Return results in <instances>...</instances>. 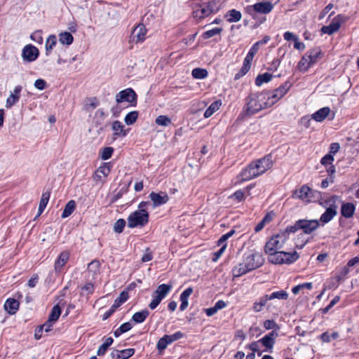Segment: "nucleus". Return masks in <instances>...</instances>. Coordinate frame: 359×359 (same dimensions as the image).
<instances>
[{"label":"nucleus","mask_w":359,"mask_h":359,"mask_svg":"<svg viewBox=\"0 0 359 359\" xmlns=\"http://www.w3.org/2000/svg\"><path fill=\"white\" fill-rule=\"evenodd\" d=\"M340 145L339 143L334 142L330 144V152L333 156L339 150Z\"/></svg>","instance_id":"obj_64"},{"label":"nucleus","mask_w":359,"mask_h":359,"mask_svg":"<svg viewBox=\"0 0 359 359\" xmlns=\"http://www.w3.org/2000/svg\"><path fill=\"white\" fill-rule=\"evenodd\" d=\"M287 240V235L281 233L271 237L265 245V252L269 255L278 252Z\"/></svg>","instance_id":"obj_7"},{"label":"nucleus","mask_w":359,"mask_h":359,"mask_svg":"<svg viewBox=\"0 0 359 359\" xmlns=\"http://www.w3.org/2000/svg\"><path fill=\"white\" fill-rule=\"evenodd\" d=\"M57 43V39L55 35H50L46 41V55H48L49 53L53 50Z\"/></svg>","instance_id":"obj_43"},{"label":"nucleus","mask_w":359,"mask_h":359,"mask_svg":"<svg viewBox=\"0 0 359 359\" xmlns=\"http://www.w3.org/2000/svg\"><path fill=\"white\" fill-rule=\"evenodd\" d=\"M339 199L337 196H332L330 198L325 199L324 202L320 203V204L323 207L327 208L325 212H323L320 219L319 222H322L323 224H327L330 222L337 215V205L336 204V201Z\"/></svg>","instance_id":"obj_4"},{"label":"nucleus","mask_w":359,"mask_h":359,"mask_svg":"<svg viewBox=\"0 0 359 359\" xmlns=\"http://www.w3.org/2000/svg\"><path fill=\"white\" fill-rule=\"evenodd\" d=\"M266 98L265 92L258 94H251L247 98V102L244 107L243 113L246 116H252L261 110L269 108L271 104Z\"/></svg>","instance_id":"obj_2"},{"label":"nucleus","mask_w":359,"mask_h":359,"mask_svg":"<svg viewBox=\"0 0 359 359\" xmlns=\"http://www.w3.org/2000/svg\"><path fill=\"white\" fill-rule=\"evenodd\" d=\"M235 233V230L231 229L229 232L222 235L221 238L217 241V245H221L224 243H226V241L227 239H229L230 237H231Z\"/></svg>","instance_id":"obj_55"},{"label":"nucleus","mask_w":359,"mask_h":359,"mask_svg":"<svg viewBox=\"0 0 359 359\" xmlns=\"http://www.w3.org/2000/svg\"><path fill=\"white\" fill-rule=\"evenodd\" d=\"M244 262L248 269L253 270L259 267L263 263L262 256L259 252H253L246 255Z\"/></svg>","instance_id":"obj_12"},{"label":"nucleus","mask_w":359,"mask_h":359,"mask_svg":"<svg viewBox=\"0 0 359 359\" xmlns=\"http://www.w3.org/2000/svg\"><path fill=\"white\" fill-rule=\"evenodd\" d=\"M272 165V156L266 155L262 158L252 162L243 169L237 177V182L241 183L255 178L269 170Z\"/></svg>","instance_id":"obj_1"},{"label":"nucleus","mask_w":359,"mask_h":359,"mask_svg":"<svg viewBox=\"0 0 359 359\" xmlns=\"http://www.w3.org/2000/svg\"><path fill=\"white\" fill-rule=\"evenodd\" d=\"M313 65L309 62V59L307 57V56L305 55H304L300 61L298 63V69L305 72L309 69V67H311Z\"/></svg>","instance_id":"obj_40"},{"label":"nucleus","mask_w":359,"mask_h":359,"mask_svg":"<svg viewBox=\"0 0 359 359\" xmlns=\"http://www.w3.org/2000/svg\"><path fill=\"white\" fill-rule=\"evenodd\" d=\"M135 353V349L128 348L122 351L114 350L110 355L112 359H128Z\"/></svg>","instance_id":"obj_21"},{"label":"nucleus","mask_w":359,"mask_h":359,"mask_svg":"<svg viewBox=\"0 0 359 359\" xmlns=\"http://www.w3.org/2000/svg\"><path fill=\"white\" fill-rule=\"evenodd\" d=\"M114 151L112 147H104L101 152V158L102 160H107L111 158Z\"/></svg>","instance_id":"obj_52"},{"label":"nucleus","mask_w":359,"mask_h":359,"mask_svg":"<svg viewBox=\"0 0 359 359\" xmlns=\"http://www.w3.org/2000/svg\"><path fill=\"white\" fill-rule=\"evenodd\" d=\"M149 312L145 309L139 312H136L133 314L132 319L137 323H141L145 320L148 317Z\"/></svg>","instance_id":"obj_35"},{"label":"nucleus","mask_w":359,"mask_h":359,"mask_svg":"<svg viewBox=\"0 0 359 359\" xmlns=\"http://www.w3.org/2000/svg\"><path fill=\"white\" fill-rule=\"evenodd\" d=\"M94 290H95V286L92 283H87L86 284H85L82 288H81V294L83 295H85V294H91L93 293L94 292Z\"/></svg>","instance_id":"obj_50"},{"label":"nucleus","mask_w":359,"mask_h":359,"mask_svg":"<svg viewBox=\"0 0 359 359\" xmlns=\"http://www.w3.org/2000/svg\"><path fill=\"white\" fill-rule=\"evenodd\" d=\"M105 116L106 115L103 109H99L95 111L93 118V121L95 124V126H100L103 123Z\"/></svg>","instance_id":"obj_36"},{"label":"nucleus","mask_w":359,"mask_h":359,"mask_svg":"<svg viewBox=\"0 0 359 359\" xmlns=\"http://www.w3.org/2000/svg\"><path fill=\"white\" fill-rule=\"evenodd\" d=\"M334 161V156L331 154H327L323 156L320 161V163L325 167L332 165Z\"/></svg>","instance_id":"obj_53"},{"label":"nucleus","mask_w":359,"mask_h":359,"mask_svg":"<svg viewBox=\"0 0 359 359\" xmlns=\"http://www.w3.org/2000/svg\"><path fill=\"white\" fill-rule=\"evenodd\" d=\"M318 195H320L318 191L311 189L307 185H303L300 189L293 191L292 197L309 203L313 201L314 198H318Z\"/></svg>","instance_id":"obj_8"},{"label":"nucleus","mask_w":359,"mask_h":359,"mask_svg":"<svg viewBox=\"0 0 359 359\" xmlns=\"http://www.w3.org/2000/svg\"><path fill=\"white\" fill-rule=\"evenodd\" d=\"M330 113V109L328 107H325L313 114L311 117L317 122H322L326 118Z\"/></svg>","instance_id":"obj_27"},{"label":"nucleus","mask_w":359,"mask_h":359,"mask_svg":"<svg viewBox=\"0 0 359 359\" xmlns=\"http://www.w3.org/2000/svg\"><path fill=\"white\" fill-rule=\"evenodd\" d=\"M277 337L278 333L276 331H272L259 339V341L264 347L266 348V349H269L271 352V349L275 343V339Z\"/></svg>","instance_id":"obj_19"},{"label":"nucleus","mask_w":359,"mask_h":359,"mask_svg":"<svg viewBox=\"0 0 359 359\" xmlns=\"http://www.w3.org/2000/svg\"><path fill=\"white\" fill-rule=\"evenodd\" d=\"M272 75L269 73L259 74L255 79V84L257 86H262L264 83H267L271 80Z\"/></svg>","instance_id":"obj_41"},{"label":"nucleus","mask_w":359,"mask_h":359,"mask_svg":"<svg viewBox=\"0 0 359 359\" xmlns=\"http://www.w3.org/2000/svg\"><path fill=\"white\" fill-rule=\"evenodd\" d=\"M149 198L152 201L154 207L165 204L169 200L168 195L165 192H151L149 194Z\"/></svg>","instance_id":"obj_18"},{"label":"nucleus","mask_w":359,"mask_h":359,"mask_svg":"<svg viewBox=\"0 0 359 359\" xmlns=\"http://www.w3.org/2000/svg\"><path fill=\"white\" fill-rule=\"evenodd\" d=\"M116 101L117 103L127 102L135 106L137 103V95L132 88H127L116 95Z\"/></svg>","instance_id":"obj_11"},{"label":"nucleus","mask_w":359,"mask_h":359,"mask_svg":"<svg viewBox=\"0 0 359 359\" xmlns=\"http://www.w3.org/2000/svg\"><path fill=\"white\" fill-rule=\"evenodd\" d=\"M69 258V253L67 251H64L60 253L58 259L55 263V269L56 271L60 272L65 264L67 262Z\"/></svg>","instance_id":"obj_28"},{"label":"nucleus","mask_w":359,"mask_h":359,"mask_svg":"<svg viewBox=\"0 0 359 359\" xmlns=\"http://www.w3.org/2000/svg\"><path fill=\"white\" fill-rule=\"evenodd\" d=\"M109 172V166L107 164H104L96 170L93 176V179L96 182H102V178L107 177Z\"/></svg>","instance_id":"obj_23"},{"label":"nucleus","mask_w":359,"mask_h":359,"mask_svg":"<svg viewBox=\"0 0 359 359\" xmlns=\"http://www.w3.org/2000/svg\"><path fill=\"white\" fill-rule=\"evenodd\" d=\"M259 340L257 341H254L248 345V348L250 350H251L253 353L257 352L259 355H262V352H259Z\"/></svg>","instance_id":"obj_60"},{"label":"nucleus","mask_w":359,"mask_h":359,"mask_svg":"<svg viewBox=\"0 0 359 359\" xmlns=\"http://www.w3.org/2000/svg\"><path fill=\"white\" fill-rule=\"evenodd\" d=\"M291 86L292 85L289 81H286L273 91H265L266 98L269 102V104L273 106L279 100H280L285 95H286L291 88Z\"/></svg>","instance_id":"obj_9"},{"label":"nucleus","mask_w":359,"mask_h":359,"mask_svg":"<svg viewBox=\"0 0 359 359\" xmlns=\"http://www.w3.org/2000/svg\"><path fill=\"white\" fill-rule=\"evenodd\" d=\"M155 123L158 125V126H164V127H166V126H168L171 124V120L170 118L167 116H165V115H160L158 116L156 120H155Z\"/></svg>","instance_id":"obj_48"},{"label":"nucleus","mask_w":359,"mask_h":359,"mask_svg":"<svg viewBox=\"0 0 359 359\" xmlns=\"http://www.w3.org/2000/svg\"><path fill=\"white\" fill-rule=\"evenodd\" d=\"M219 10L215 1L208 3L196 4L193 8V17L196 19H203L211 13H216Z\"/></svg>","instance_id":"obj_5"},{"label":"nucleus","mask_w":359,"mask_h":359,"mask_svg":"<svg viewBox=\"0 0 359 359\" xmlns=\"http://www.w3.org/2000/svg\"><path fill=\"white\" fill-rule=\"evenodd\" d=\"M301 229L299 220L297 221L292 226H287L284 233H295L297 231Z\"/></svg>","instance_id":"obj_61"},{"label":"nucleus","mask_w":359,"mask_h":359,"mask_svg":"<svg viewBox=\"0 0 359 359\" xmlns=\"http://www.w3.org/2000/svg\"><path fill=\"white\" fill-rule=\"evenodd\" d=\"M152 297H153V299L152 301L150 302L149 306L151 309L154 310L158 306V304L161 303V302L163 300L161 298L158 297V296H156L155 294L153 293L152 294Z\"/></svg>","instance_id":"obj_59"},{"label":"nucleus","mask_w":359,"mask_h":359,"mask_svg":"<svg viewBox=\"0 0 359 359\" xmlns=\"http://www.w3.org/2000/svg\"><path fill=\"white\" fill-rule=\"evenodd\" d=\"M171 289L172 285L161 284L157 287L156 290L154 292V294L163 299L170 292Z\"/></svg>","instance_id":"obj_29"},{"label":"nucleus","mask_w":359,"mask_h":359,"mask_svg":"<svg viewBox=\"0 0 359 359\" xmlns=\"http://www.w3.org/2000/svg\"><path fill=\"white\" fill-rule=\"evenodd\" d=\"M76 203L74 201H69L65 205L63 212L62 214V218L69 217L75 210Z\"/></svg>","instance_id":"obj_38"},{"label":"nucleus","mask_w":359,"mask_h":359,"mask_svg":"<svg viewBox=\"0 0 359 359\" xmlns=\"http://www.w3.org/2000/svg\"><path fill=\"white\" fill-rule=\"evenodd\" d=\"M191 75L194 79H203L208 76V73L205 69L195 68L192 70Z\"/></svg>","instance_id":"obj_39"},{"label":"nucleus","mask_w":359,"mask_h":359,"mask_svg":"<svg viewBox=\"0 0 359 359\" xmlns=\"http://www.w3.org/2000/svg\"><path fill=\"white\" fill-rule=\"evenodd\" d=\"M306 55L309 59V62L314 65L321 55V50L319 48H315L309 51Z\"/></svg>","instance_id":"obj_32"},{"label":"nucleus","mask_w":359,"mask_h":359,"mask_svg":"<svg viewBox=\"0 0 359 359\" xmlns=\"http://www.w3.org/2000/svg\"><path fill=\"white\" fill-rule=\"evenodd\" d=\"M242 17L241 13L236 9L230 10L227 14V21L229 22H236L241 20Z\"/></svg>","instance_id":"obj_34"},{"label":"nucleus","mask_w":359,"mask_h":359,"mask_svg":"<svg viewBox=\"0 0 359 359\" xmlns=\"http://www.w3.org/2000/svg\"><path fill=\"white\" fill-rule=\"evenodd\" d=\"M132 328V325L130 323L127 322L123 324H122L118 328H117L114 332V334L116 337H119L123 333H125L130 330Z\"/></svg>","instance_id":"obj_45"},{"label":"nucleus","mask_w":359,"mask_h":359,"mask_svg":"<svg viewBox=\"0 0 359 359\" xmlns=\"http://www.w3.org/2000/svg\"><path fill=\"white\" fill-rule=\"evenodd\" d=\"M273 8V5L269 1L258 2L254 5L246 7L247 13L253 16L255 13L268 14Z\"/></svg>","instance_id":"obj_10"},{"label":"nucleus","mask_w":359,"mask_h":359,"mask_svg":"<svg viewBox=\"0 0 359 359\" xmlns=\"http://www.w3.org/2000/svg\"><path fill=\"white\" fill-rule=\"evenodd\" d=\"M264 307H266L269 311L275 307L274 303L270 302L268 294L262 296L253 304V310L255 312L262 311Z\"/></svg>","instance_id":"obj_14"},{"label":"nucleus","mask_w":359,"mask_h":359,"mask_svg":"<svg viewBox=\"0 0 359 359\" xmlns=\"http://www.w3.org/2000/svg\"><path fill=\"white\" fill-rule=\"evenodd\" d=\"M222 31V29L220 27H216L210 30L205 32L203 34V37L205 39H210L215 35L219 34Z\"/></svg>","instance_id":"obj_49"},{"label":"nucleus","mask_w":359,"mask_h":359,"mask_svg":"<svg viewBox=\"0 0 359 359\" xmlns=\"http://www.w3.org/2000/svg\"><path fill=\"white\" fill-rule=\"evenodd\" d=\"M167 337H169V335H168V334L164 335L162 338H161L158 341L156 347L159 351H162L165 350L166 348V347L168 346V345L172 343L170 341V339H169Z\"/></svg>","instance_id":"obj_42"},{"label":"nucleus","mask_w":359,"mask_h":359,"mask_svg":"<svg viewBox=\"0 0 359 359\" xmlns=\"http://www.w3.org/2000/svg\"><path fill=\"white\" fill-rule=\"evenodd\" d=\"M288 293L285 290H279L273 292L271 294H268V297L270 299L271 302H273V301L278 299V300H286L288 298Z\"/></svg>","instance_id":"obj_31"},{"label":"nucleus","mask_w":359,"mask_h":359,"mask_svg":"<svg viewBox=\"0 0 359 359\" xmlns=\"http://www.w3.org/2000/svg\"><path fill=\"white\" fill-rule=\"evenodd\" d=\"M34 87L42 90L46 88V82L42 79H36L34 82Z\"/></svg>","instance_id":"obj_63"},{"label":"nucleus","mask_w":359,"mask_h":359,"mask_svg":"<svg viewBox=\"0 0 359 359\" xmlns=\"http://www.w3.org/2000/svg\"><path fill=\"white\" fill-rule=\"evenodd\" d=\"M4 309L9 314L13 315L19 309V302L15 299H8L4 304Z\"/></svg>","instance_id":"obj_26"},{"label":"nucleus","mask_w":359,"mask_h":359,"mask_svg":"<svg viewBox=\"0 0 359 359\" xmlns=\"http://www.w3.org/2000/svg\"><path fill=\"white\" fill-rule=\"evenodd\" d=\"M39 55V51L34 46L29 44L22 49V56L24 60L33 62L36 60Z\"/></svg>","instance_id":"obj_15"},{"label":"nucleus","mask_w":359,"mask_h":359,"mask_svg":"<svg viewBox=\"0 0 359 359\" xmlns=\"http://www.w3.org/2000/svg\"><path fill=\"white\" fill-rule=\"evenodd\" d=\"M153 259V253L152 251L150 250V248H147L144 250V252L142 257V262H149Z\"/></svg>","instance_id":"obj_58"},{"label":"nucleus","mask_w":359,"mask_h":359,"mask_svg":"<svg viewBox=\"0 0 359 359\" xmlns=\"http://www.w3.org/2000/svg\"><path fill=\"white\" fill-rule=\"evenodd\" d=\"M88 273L89 277L93 279H95L97 275L100 273V263L98 260H93L88 265Z\"/></svg>","instance_id":"obj_24"},{"label":"nucleus","mask_w":359,"mask_h":359,"mask_svg":"<svg viewBox=\"0 0 359 359\" xmlns=\"http://www.w3.org/2000/svg\"><path fill=\"white\" fill-rule=\"evenodd\" d=\"M300 228L304 233L309 234L316 230L320 226L317 219H299Z\"/></svg>","instance_id":"obj_16"},{"label":"nucleus","mask_w":359,"mask_h":359,"mask_svg":"<svg viewBox=\"0 0 359 359\" xmlns=\"http://www.w3.org/2000/svg\"><path fill=\"white\" fill-rule=\"evenodd\" d=\"M147 29L142 24L135 27L132 32L131 38L135 43L143 42L146 39Z\"/></svg>","instance_id":"obj_17"},{"label":"nucleus","mask_w":359,"mask_h":359,"mask_svg":"<svg viewBox=\"0 0 359 359\" xmlns=\"http://www.w3.org/2000/svg\"><path fill=\"white\" fill-rule=\"evenodd\" d=\"M254 56L251 54L248 53L246 57H245L243 65L241 68V72L243 74H246L251 67V62L253 60Z\"/></svg>","instance_id":"obj_46"},{"label":"nucleus","mask_w":359,"mask_h":359,"mask_svg":"<svg viewBox=\"0 0 359 359\" xmlns=\"http://www.w3.org/2000/svg\"><path fill=\"white\" fill-rule=\"evenodd\" d=\"M128 299V293L126 291H123L119 294L118 297L115 299V302L118 303L119 306L123 304Z\"/></svg>","instance_id":"obj_57"},{"label":"nucleus","mask_w":359,"mask_h":359,"mask_svg":"<svg viewBox=\"0 0 359 359\" xmlns=\"http://www.w3.org/2000/svg\"><path fill=\"white\" fill-rule=\"evenodd\" d=\"M299 258L296 252L292 253L285 252L283 251L276 252L269 255V260L276 264H290L295 262Z\"/></svg>","instance_id":"obj_6"},{"label":"nucleus","mask_w":359,"mask_h":359,"mask_svg":"<svg viewBox=\"0 0 359 359\" xmlns=\"http://www.w3.org/2000/svg\"><path fill=\"white\" fill-rule=\"evenodd\" d=\"M111 128L114 131V136L116 137H123L127 135L128 132V130H126L123 124L119 121H114Z\"/></svg>","instance_id":"obj_22"},{"label":"nucleus","mask_w":359,"mask_h":359,"mask_svg":"<svg viewBox=\"0 0 359 359\" xmlns=\"http://www.w3.org/2000/svg\"><path fill=\"white\" fill-rule=\"evenodd\" d=\"M50 194L49 191H46L42 194L39 205L46 207L49 198H50Z\"/></svg>","instance_id":"obj_62"},{"label":"nucleus","mask_w":359,"mask_h":359,"mask_svg":"<svg viewBox=\"0 0 359 359\" xmlns=\"http://www.w3.org/2000/svg\"><path fill=\"white\" fill-rule=\"evenodd\" d=\"M250 271H251V269H248L246 264L243 262L236 266L232 270V273L233 277H240Z\"/></svg>","instance_id":"obj_30"},{"label":"nucleus","mask_w":359,"mask_h":359,"mask_svg":"<svg viewBox=\"0 0 359 359\" xmlns=\"http://www.w3.org/2000/svg\"><path fill=\"white\" fill-rule=\"evenodd\" d=\"M229 198L238 202L243 201L245 199L244 192L242 190H238L230 196Z\"/></svg>","instance_id":"obj_54"},{"label":"nucleus","mask_w":359,"mask_h":359,"mask_svg":"<svg viewBox=\"0 0 359 359\" xmlns=\"http://www.w3.org/2000/svg\"><path fill=\"white\" fill-rule=\"evenodd\" d=\"M344 21V18L341 15H338L333 18V20H332L329 25L323 26L321 27L320 31L323 34L332 35L339 30L341 22H343Z\"/></svg>","instance_id":"obj_13"},{"label":"nucleus","mask_w":359,"mask_h":359,"mask_svg":"<svg viewBox=\"0 0 359 359\" xmlns=\"http://www.w3.org/2000/svg\"><path fill=\"white\" fill-rule=\"evenodd\" d=\"M355 206L352 203H344L341 208V214L345 218H351L353 216Z\"/></svg>","instance_id":"obj_25"},{"label":"nucleus","mask_w":359,"mask_h":359,"mask_svg":"<svg viewBox=\"0 0 359 359\" xmlns=\"http://www.w3.org/2000/svg\"><path fill=\"white\" fill-rule=\"evenodd\" d=\"M150 205L149 201H142L138 205V210L132 212L128 217V226L135 228L144 226L149 222V212L147 206Z\"/></svg>","instance_id":"obj_3"},{"label":"nucleus","mask_w":359,"mask_h":359,"mask_svg":"<svg viewBox=\"0 0 359 359\" xmlns=\"http://www.w3.org/2000/svg\"><path fill=\"white\" fill-rule=\"evenodd\" d=\"M60 314L61 309L60 306L58 305H55L51 310V312L48 316V319L50 320V321L55 323L60 316Z\"/></svg>","instance_id":"obj_44"},{"label":"nucleus","mask_w":359,"mask_h":359,"mask_svg":"<svg viewBox=\"0 0 359 359\" xmlns=\"http://www.w3.org/2000/svg\"><path fill=\"white\" fill-rule=\"evenodd\" d=\"M22 86H17L15 87L13 92L11 93L10 96L6 100V108H11L18 102Z\"/></svg>","instance_id":"obj_20"},{"label":"nucleus","mask_w":359,"mask_h":359,"mask_svg":"<svg viewBox=\"0 0 359 359\" xmlns=\"http://www.w3.org/2000/svg\"><path fill=\"white\" fill-rule=\"evenodd\" d=\"M126 226V221L123 219H118L114 225V230L116 233H121Z\"/></svg>","instance_id":"obj_51"},{"label":"nucleus","mask_w":359,"mask_h":359,"mask_svg":"<svg viewBox=\"0 0 359 359\" xmlns=\"http://www.w3.org/2000/svg\"><path fill=\"white\" fill-rule=\"evenodd\" d=\"M138 112L137 111H133L129 112L126 116H125L124 121L127 125H132L133 124L138 118Z\"/></svg>","instance_id":"obj_47"},{"label":"nucleus","mask_w":359,"mask_h":359,"mask_svg":"<svg viewBox=\"0 0 359 359\" xmlns=\"http://www.w3.org/2000/svg\"><path fill=\"white\" fill-rule=\"evenodd\" d=\"M221 246V248L215 252L214 254H213V256H212V260L213 262H217L219 258L221 257V255L224 253V252L226 250V243H223L222 245H220Z\"/></svg>","instance_id":"obj_56"},{"label":"nucleus","mask_w":359,"mask_h":359,"mask_svg":"<svg viewBox=\"0 0 359 359\" xmlns=\"http://www.w3.org/2000/svg\"><path fill=\"white\" fill-rule=\"evenodd\" d=\"M74 37L69 32H64L59 34V41L62 44L70 45L72 43Z\"/></svg>","instance_id":"obj_37"},{"label":"nucleus","mask_w":359,"mask_h":359,"mask_svg":"<svg viewBox=\"0 0 359 359\" xmlns=\"http://www.w3.org/2000/svg\"><path fill=\"white\" fill-rule=\"evenodd\" d=\"M222 105V102L220 100H217L213 102L209 107L205 110L204 113L205 118H209L211 116L215 111H217Z\"/></svg>","instance_id":"obj_33"}]
</instances>
